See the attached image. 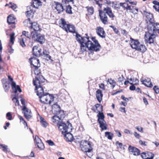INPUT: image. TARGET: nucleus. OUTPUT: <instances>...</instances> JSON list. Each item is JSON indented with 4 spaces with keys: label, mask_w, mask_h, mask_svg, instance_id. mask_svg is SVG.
Returning <instances> with one entry per match:
<instances>
[{
    "label": "nucleus",
    "mask_w": 159,
    "mask_h": 159,
    "mask_svg": "<svg viewBox=\"0 0 159 159\" xmlns=\"http://www.w3.org/2000/svg\"><path fill=\"white\" fill-rule=\"evenodd\" d=\"M89 49L91 51L95 52L99 51L101 48V46L99 43H93L91 46L89 47Z\"/></svg>",
    "instance_id": "nucleus-10"
},
{
    "label": "nucleus",
    "mask_w": 159,
    "mask_h": 159,
    "mask_svg": "<svg viewBox=\"0 0 159 159\" xmlns=\"http://www.w3.org/2000/svg\"><path fill=\"white\" fill-rule=\"evenodd\" d=\"M75 138H74V139L73 141L77 144H79L80 146L81 142L82 140H80V136H75Z\"/></svg>",
    "instance_id": "nucleus-41"
},
{
    "label": "nucleus",
    "mask_w": 159,
    "mask_h": 159,
    "mask_svg": "<svg viewBox=\"0 0 159 159\" xmlns=\"http://www.w3.org/2000/svg\"><path fill=\"white\" fill-rule=\"evenodd\" d=\"M34 86H35V89L34 90L35 91V92L36 93V95H37V91H39L38 90V89L39 88H40L41 90L40 92H43L44 91V90L43 88V85H38V84H36L35 83V81L34 82Z\"/></svg>",
    "instance_id": "nucleus-25"
},
{
    "label": "nucleus",
    "mask_w": 159,
    "mask_h": 159,
    "mask_svg": "<svg viewBox=\"0 0 159 159\" xmlns=\"http://www.w3.org/2000/svg\"><path fill=\"white\" fill-rule=\"evenodd\" d=\"M2 150L6 153H8L10 155H11L12 156L16 157V155L13 154L10 151V150Z\"/></svg>",
    "instance_id": "nucleus-64"
},
{
    "label": "nucleus",
    "mask_w": 159,
    "mask_h": 159,
    "mask_svg": "<svg viewBox=\"0 0 159 159\" xmlns=\"http://www.w3.org/2000/svg\"><path fill=\"white\" fill-rule=\"evenodd\" d=\"M121 98L124 101L128 102L130 99H133L132 97H130L129 98H125L124 96L122 95L121 97Z\"/></svg>",
    "instance_id": "nucleus-52"
},
{
    "label": "nucleus",
    "mask_w": 159,
    "mask_h": 159,
    "mask_svg": "<svg viewBox=\"0 0 159 159\" xmlns=\"http://www.w3.org/2000/svg\"><path fill=\"white\" fill-rule=\"evenodd\" d=\"M35 81V83L36 84H37V81H38V85H41V83H43L44 82L43 80H40L38 78L37 76H35V78H33V84L34 86V82Z\"/></svg>",
    "instance_id": "nucleus-31"
},
{
    "label": "nucleus",
    "mask_w": 159,
    "mask_h": 159,
    "mask_svg": "<svg viewBox=\"0 0 159 159\" xmlns=\"http://www.w3.org/2000/svg\"><path fill=\"white\" fill-rule=\"evenodd\" d=\"M144 41L146 44H147V43H148L149 44L152 43L155 46H156L157 45V42L155 39H151L147 38H144Z\"/></svg>",
    "instance_id": "nucleus-21"
},
{
    "label": "nucleus",
    "mask_w": 159,
    "mask_h": 159,
    "mask_svg": "<svg viewBox=\"0 0 159 159\" xmlns=\"http://www.w3.org/2000/svg\"><path fill=\"white\" fill-rule=\"evenodd\" d=\"M98 122L99 123V127L101 129L102 131L104 130H106L107 129V125L105 120H104V121H102Z\"/></svg>",
    "instance_id": "nucleus-18"
},
{
    "label": "nucleus",
    "mask_w": 159,
    "mask_h": 159,
    "mask_svg": "<svg viewBox=\"0 0 159 159\" xmlns=\"http://www.w3.org/2000/svg\"><path fill=\"white\" fill-rule=\"evenodd\" d=\"M129 152L131 154L134 156H137L141 154L140 150H128Z\"/></svg>",
    "instance_id": "nucleus-26"
},
{
    "label": "nucleus",
    "mask_w": 159,
    "mask_h": 159,
    "mask_svg": "<svg viewBox=\"0 0 159 159\" xmlns=\"http://www.w3.org/2000/svg\"><path fill=\"white\" fill-rule=\"evenodd\" d=\"M26 40L25 37L21 38L19 39V41L20 45L23 47L24 48L26 46L25 43V41Z\"/></svg>",
    "instance_id": "nucleus-32"
},
{
    "label": "nucleus",
    "mask_w": 159,
    "mask_h": 159,
    "mask_svg": "<svg viewBox=\"0 0 159 159\" xmlns=\"http://www.w3.org/2000/svg\"><path fill=\"white\" fill-rule=\"evenodd\" d=\"M90 35L91 36L90 38L92 40L93 42L94 43H99L98 41L96 39V37L93 36L92 34H90Z\"/></svg>",
    "instance_id": "nucleus-53"
},
{
    "label": "nucleus",
    "mask_w": 159,
    "mask_h": 159,
    "mask_svg": "<svg viewBox=\"0 0 159 159\" xmlns=\"http://www.w3.org/2000/svg\"><path fill=\"white\" fill-rule=\"evenodd\" d=\"M147 49L145 45L143 44H140L138 47H136L135 50L138 51L140 52L143 53L145 52Z\"/></svg>",
    "instance_id": "nucleus-17"
},
{
    "label": "nucleus",
    "mask_w": 159,
    "mask_h": 159,
    "mask_svg": "<svg viewBox=\"0 0 159 159\" xmlns=\"http://www.w3.org/2000/svg\"><path fill=\"white\" fill-rule=\"evenodd\" d=\"M39 32H31V39L34 42H37L41 44H43L45 43L46 40L45 35L38 33Z\"/></svg>",
    "instance_id": "nucleus-2"
},
{
    "label": "nucleus",
    "mask_w": 159,
    "mask_h": 159,
    "mask_svg": "<svg viewBox=\"0 0 159 159\" xmlns=\"http://www.w3.org/2000/svg\"><path fill=\"white\" fill-rule=\"evenodd\" d=\"M86 8L87 9L88 12L89 13V15H92L94 12V8L93 7H89L87 6L86 7Z\"/></svg>",
    "instance_id": "nucleus-37"
},
{
    "label": "nucleus",
    "mask_w": 159,
    "mask_h": 159,
    "mask_svg": "<svg viewBox=\"0 0 159 159\" xmlns=\"http://www.w3.org/2000/svg\"><path fill=\"white\" fill-rule=\"evenodd\" d=\"M30 28L31 29H33V31H32L31 32H41L42 29L41 28H39L38 29V30H36V27H33V25L32 22H30Z\"/></svg>",
    "instance_id": "nucleus-40"
},
{
    "label": "nucleus",
    "mask_w": 159,
    "mask_h": 159,
    "mask_svg": "<svg viewBox=\"0 0 159 159\" xmlns=\"http://www.w3.org/2000/svg\"><path fill=\"white\" fill-rule=\"evenodd\" d=\"M84 152V154L87 155L90 158L93 156V150H87L86 151H84V150H80Z\"/></svg>",
    "instance_id": "nucleus-27"
},
{
    "label": "nucleus",
    "mask_w": 159,
    "mask_h": 159,
    "mask_svg": "<svg viewBox=\"0 0 159 159\" xmlns=\"http://www.w3.org/2000/svg\"><path fill=\"white\" fill-rule=\"evenodd\" d=\"M3 50V47L2 43L0 39V63H4V61H3L2 58V53Z\"/></svg>",
    "instance_id": "nucleus-38"
},
{
    "label": "nucleus",
    "mask_w": 159,
    "mask_h": 159,
    "mask_svg": "<svg viewBox=\"0 0 159 159\" xmlns=\"http://www.w3.org/2000/svg\"><path fill=\"white\" fill-rule=\"evenodd\" d=\"M33 27H36V30H38V29L39 28H40V25L38 24V23L37 22H33Z\"/></svg>",
    "instance_id": "nucleus-60"
},
{
    "label": "nucleus",
    "mask_w": 159,
    "mask_h": 159,
    "mask_svg": "<svg viewBox=\"0 0 159 159\" xmlns=\"http://www.w3.org/2000/svg\"><path fill=\"white\" fill-rule=\"evenodd\" d=\"M105 136L108 139L112 140L114 136L113 133L109 131H106L105 132Z\"/></svg>",
    "instance_id": "nucleus-30"
},
{
    "label": "nucleus",
    "mask_w": 159,
    "mask_h": 159,
    "mask_svg": "<svg viewBox=\"0 0 159 159\" xmlns=\"http://www.w3.org/2000/svg\"><path fill=\"white\" fill-rule=\"evenodd\" d=\"M92 143L86 140H82L80 146L81 149L84 148V149H93L92 147Z\"/></svg>",
    "instance_id": "nucleus-7"
},
{
    "label": "nucleus",
    "mask_w": 159,
    "mask_h": 159,
    "mask_svg": "<svg viewBox=\"0 0 159 159\" xmlns=\"http://www.w3.org/2000/svg\"><path fill=\"white\" fill-rule=\"evenodd\" d=\"M152 28L157 31V33L159 34V23L155 22L152 26Z\"/></svg>",
    "instance_id": "nucleus-39"
},
{
    "label": "nucleus",
    "mask_w": 159,
    "mask_h": 159,
    "mask_svg": "<svg viewBox=\"0 0 159 159\" xmlns=\"http://www.w3.org/2000/svg\"><path fill=\"white\" fill-rule=\"evenodd\" d=\"M16 19V17L13 14H10L7 17V22L9 25H11V27L12 29L16 27L15 20Z\"/></svg>",
    "instance_id": "nucleus-6"
},
{
    "label": "nucleus",
    "mask_w": 159,
    "mask_h": 159,
    "mask_svg": "<svg viewBox=\"0 0 159 159\" xmlns=\"http://www.w3.org/2000/svg\"><path fill=\"white\" fill-rule=\"evenodd\" d=\"M66 7V13L69 14H72L73 13L72 9V7L70 5L68 4L65 6Z\"/></svg>",
    "instance_id": "nucleus-28"
},
{
    "label": "nucleus",
    "mask_w": 159,
    "mask_h": 159,
    "mask_svg": "<svg viewBox=\"0 0 159 159\" xmlns=\"http://www.w3.org/2000/svg\"><path fill=\"white\" fill-rule=\"evenodd\" d=\"M11 86L12 91L10 90V91L11 93H15L14 95L18 96L19 94L17 93V92H19V93H21L22 92L20 86L19 85H16V83H13Z\"/></svg>",
    "instance_id": "nucleus-8"
},
{
    "label": "nucleus",
    "mask_w": 159,
    "mask_h": 159,
    "mask_svg": "<svg viewBox=\"0 0 159 159\" xmlns=\"http://www.w3.org/2000/svg\"><path fill=\"white\" fill-rule=\"evenodd\" d=\"M140 155L143 159H147L148 158L147 151L142 152Z\"/></svg>",
    "instance_id": "nucleus-54"
},
{
    "label": "nucleus",
    "mask_w": 159,
    "mask_h": 159,
    "mask_svg": "<svg viewBox=\"0 0 159 159\" xmlns=\"http://www.w3.org/2000/svg\"><path fill=\"white\" fill-rule=\"evenodd\" d=\"M6 117L7 119L9 120H11L13 119L12 115L10 112H8L6 113Z\"/></svg>",
    "instance_id": "nucleus-51"
},
{
    "label": "nucleus",
    "mask_w": 159,
    "mask_h": 159,
    "mask_svg": "<svg viewBox=\"0 0 159 159\" xmlns=\"http://www.w3.org/2000/svg\"><path fill=\"white\" fill-rule=\"evenodd\" d=\"M31 66V69L32 68V66L34 67V68L33 69V71L34 72H35L36 71L39 70L38 69L39 67H40L41 66V64L40 63V64H37V65H35L34 64H30Z\"/></svg>",
    "instance_id": "nucleus-42"
},
{
    "label": "nucleus",
    "mask_w": 159,
    "mask_h": 159,
    "mask_svg": "<svg viewBox=\"0 0 159 159\" xmlns=\"http://www.w3.org/2000/svg\"><path fill=\"white\" fill-rule=\"evenodd\" d=\"M119 5L123 7L124 10H129L130 12L133 13L134 11L131 8V5H129L128 4L125 2H120Z\"/></svg>",
    "instance_id": "nucleus-14"
},
{
    "label": "nucleus",
    "mask_w": 159,
    "mask_h": 159,
    "mask_svg": "<svg viewBox=\"0 0 159 159\" xmlns=\"http://www.w3.org/2000/svg\"><path fill=\"white\" fill-rule=\"evenodd\" d=\"M109 27L112 29L115 32V34L118 35H120V33L119 31L116 29V27H115L113 25H110L109 26Z\"/></svg>",
    "instance_id": "nucleus-48"
},
{
    "label": "nucleus",
    "mask_w": 159,
    "mask_h": 159,
    "mask_svg": "<svg viewBox=\"0 0 159 159\" xmlns=\"http://www.w3.org/2000/svg\"><path fill=\"white\" fill-rule=\"evenodd\" d=\"M116 144L117 146V148H122L123 147V144L122 143L119 142L118 141H116Z\"/></svg>",
    "instance_id": "nucleus-58"
},
{
    "label": "nucleus",
    "mask_w": 159,
    "mask_h": 159,
    "mask_svg": "<svg viewBox=\"0 0 159 159\" xmlns=\"http://www.w3.org/2000/svg\"><path fill=\"white\" fill-rule=\"evenodd\" d=\"M8 81H7L8 83L12 85V84L14 83H16V82L13 80V78L11 77L10 75H9L8 76Z\"/></svg>",
    "instance_id": "nucleus-45"
},
{
    "label": "nucleus",
    "mask_w": 159,
    "mask_h": 159,
    "mask_svg": "<svg viewBox=\"0 0 159 159\" xmlns=\"http://www.w3.org/2000/svg\"><path fill=\"white\" fill-rule=\"evenodd\" d=\"M100 18L101 21L103 24L105 25L107 22L108 18H106V17H103V16H102Z\"/></svg>",
    "instance_id": "nucleus-50"
},
{
    "label": "nucleus",
    "mask_w": 159,
    "mask_h": 159,
    "mask_svg": "<svg viewBox=\"0 0 159 159\" xmlns=\"http://www.w3.org/2000/svg\"><path fill=\"white\" fill-rule=\"evenodd\" d=\"M96 96L98 102L100 103L102 100L103 94L102 90L100 89H98L96 92Z\"/></svg>",
    "instance_id": "nucleus-13"
},
{
    "label": "nucleus",
    "mask_w": 159,
    "mask_h": 159,
    "mask_svg": "<svg viewBox=\"0 0 159 159\" xmlns=\"http://www.w3.org/2000/svg\"><path fill=\"white\" fill-rule=\"evenodd\" d=\"M123 149H126L127 148L128 149H139L137 148L134 146H132L131 145H129L128 144L123 145Z\"/></svg>",
    "instance_id": "nucleus-36"
},
{
    "label": "nucleus",
    "mask_w": 159,
    "mask_h": 159,
    "mask_svg": "<svg viewBox=\"0 0 159 159\" xmlns=\"http://www.w3.org/2000/svg\"><path fill=\"white\" fill-rule=\"evenodd\" d=\"M58 22L59 27L66 33L69 32L76 34V40L80 44V48L82 52L86 51V48L89 47V44L91 46L93 43L89 39L86 40V41H81L79 38L81 36V35L76 31V28L75 25L69 23L67 24L64 19L61 18Z\"/></svg>",
    "instance_id": "nucleus-1"
},
{
    "label": "nucleus",
    "mask_w": 159,
    "mask_h": 159,
    "mask_svg": "<svg viewBox=\"0 0 159 159\" xmlns=\"http://www.w3.org/2000/svg\"><path fill=\"white\" fill-rule=\"evenodd\" d=\"M103 11H105V13L108 15L112 11L111 7L107 6L106 7H104Z\"/></svg>",
    "instance_id": "nucleus-47"
},
{
    "label": "nucleus",
    "mask_w": 159,
    "mask_h": 159,
    "mask_svg": "<svg viewBox=\"0 0 159 159\" xmlns=\"http://www.w3.org/2000/svg\"><path fill=\"white\" fill-rule=\"evenodd\" d=\"M71 131L68 132V133H66V135L64 134H62L66 138V140L68 142H71L73 141L74 139V136L71 133Z\"/></svg>",
    "instance_id": "nucleus-15"
},
{
    "label": "nucleus",
    "mask_w": 159,
    "mask_h": 159,
    "mask_svg": "<svg viewBox=\"0 0 159 159\" xmlns=\"http://www.w3.org/2000/svg\"><path fill=\"white\" fill-rule=\"evenodd\" d=\"M21 110L23 111L22 113L24 114L25 112V113H28L29 112V109L26 106H24V107H23Z\"/></svg>",
    "instance_id": "nucleus-57"
},
{
    "label": "nucleus",
    "mask_w": 159,
    "mask_h": 159,
    "mask_svg": "<svg viewBox=\"0 0 159 159\" xmlns=\"http://www.w3.org/2000/svg\"><path fill=\"white\" fill-rule=\"evenodd\" d=\"M98 113L97 115V117H98V122L103 121H104L105 116L103 112H100V111L97 110L96 113Z\"/></svg>",
    "instance_id": "nucleus-16"
},
{
    "label": "nucleus",
    "mask_w": 159,
    "mask_h": 159,
    "mask_svg": "<svg viewBox=\"0 0 159 159\" xmlns=\"http://www.w3.org/2000/svg\"><path fill=\"white\" fill-rule=\"evenodd\" d=\"M9 8H11L15 12L17 11V10L16 9L18 7L17 5L11 2H9Z\"/></svg>",
    "instance_id": "nucleus-33"
},
{
    "label": "nucleus",
    "mask_w": 159,
    "mask_h": 159,
    "mask_svg": "<svg viewBox=\"0 0 159 159\" xmlns=\"http://www.w3.org/2000/svg\"><path fill=\"white\" fill-rule=\"evenodd\" d=\"M10 84L8 83L7 84H4L3 85V87L6 93H7L9 91L10 89Z\"/></svg>",
    "instance_id": "nucleus-43"
},
{
    "label": "nucleus",
    "mask_w": 159,
    "mask_h": 159,
    "mask_svg": "<svg viewBox=\"0 0 159 159\" xmlns=\"http://www.w3.org/2000/svg\"><path fill=\"white\" fill-rule=\"evenodd\" d=\"M58 4L59 5L60 8L61 9H61H58L59 11L57 12V14H60L61 12H63L65 10V9L64 8V6L65 7V6L66 5V4H64L63 3H62V2L61 3Z\"/></svg>",
    "instance_id": "nucleus-35"
},
{
    "label": "nucleus",
    "mask_w": 159,
    "mask_h": 159,
    "mask_svg": "<svg viewBox=\"0 0 159 159\" xmlns=\"http://www.w3.org/2000/svg\"><path fill=\"white\" fill-rule=\"evenodd\" d=\"M46 142L49 146H52L55 145L54 142L51 139L48 140L46 141Z\"/></svg>",
    "instance_id": "nucleus-61"
},
{
    "label": "nucleus",
    "mask_w": 159,
    "mask_h": 159,
    "mask_svg": "<svg viewBox=\"0 0 159 159\" xmlns=\"http://www.w3.org/2000/svg\"><path fill=\"white\" fill-rule=\"evenodd\" d=\"M143 13L147 18V19L146 20L147 29L152 27L153 25L156 22L153 14L150 12H148L146 10L143 11Z\"/></svg>",
    "instance_id": "nucleus-3"
},
{
    "label": "nucleus",
    "mask_w": 159,
    "mask_h": 159,
    "mask_svg": "<svg viewBox=\"0 0 159 159\" xmlns=\"http://www.w3.org/2000/svg\"><path fill=\"white\" fill-rule=\"evenodd\" d=\"M29 60L30 64H33V61H37V64H40V61L39 59L37 58L36 57H31L30 58H29Z\"/></svg>",
    "instance_id": "nucleus-29"
},
{
    "label": "nucleus",
    "mask_w": 159,
    "mask_h": 159,
    "mask_svg": "<svg viewBox=\"0 0 159 159\" xmlns=\"http://www.w3.org/2000/svg\"><path fill=\"white\" fill-rule=\"evenodd\" d=\"M90 38V37L89 36L87 37H85L82 36L81 35V36L79 37L80 40L82 41H86V40H87L88 39H89Z\"/></svg>",
    "instance_id": "nucleus-55"
},
{
    "label": "nucleus",
    "mask_w": 159,
    "mask_h": 159,
    "mask_svg": "<svg viewBox=\"0 0 159 159\" xmlns=\"http://www.w3.org/2000/svg\"><path fill=\"white\" fill-rule=\"evenodd\" d=\"M41 125L44 128H46L48 125V123L44 118L39 116Z\"/></svg>",
    "instance_id": "nucleus-24"
},
{
    "label": "nucleus",
    "mask_w": 159,
    "mask_h": 159,
    "mask_svg": "<svg viewBox=\"0 0 159 159\" xmlns=\"http://www.w3.org/2000/svg\"><path fill=\"white\" fill-rule=\"evenodd\" d=\"M58 3H61L54 1L53 2H52L51 3L50 5L52 7H54L55 9L58 12L59 11L58 9H60V7L59 5L58 4Z\"/></svg>",
    "instance_id": "nucleus-22"
},
{
    "label": "nucleus",
    "mask_w": 159,
    "mask_h": 159,
    "mask_svg": "<svg viewBox=\"0 0 159 159\" xmlns=\"http://www.w3.org/2000/svg\"><path fill=\"white\" fill-rule=\"evenodd\" d=\"M38 48V47L36 45L34 46L32 49V55L35 57L38 56V54L36 52L35 53L34 52V49H35L36 50Z\"/></svg>",
    "instance_id": "nucleus-49"
},
{
    "label": "nucleus",
    "mask_w": 159,
    "mask_h": 159,
    "mask_svg": "<svg viewBox=\"0 0 159 159\" xmlns=\"http://www.w3.org/2000/svg\"><path fill=\"white\" fill-rule=\"evenodd\" d=\"M56 118H58L59 120H62V119H63L65 118V116L64 114H61L60 116H57V115H54L52 117V120H53V122L55 123L56 122V121H58L55 119Z\"/></svg>",
    "instance_id": "nucleus-20"
},
{
    "label": "nucleus",
    "mask_w": 159,
    "mask_h": 159,
    "mask_svg": "<svg viewBox=\"0 0 159 159\" xmlns=\"http://www.w3.org/2000/svg\"><path fill=\"white\" fill-rule=\"evenodd\" d=\"M157 32V31L154 29H153L152 27L148 28L147 29V31L145 32L144 38L155 39V38L158 36Z\"/></svg>",
    "instance_id": "nucleus-5"
},
{
    "label": "nucleus",
    "mask_w": 159,
    "mask_h": 159,
    "mask_svg": "<svg viewBox=\"0 0 159 159\" xmlns=\"http://www.w3.org/2000/svg\"><path fill=\"white\" fill-rule=\"evenodd\" d=\"M131 85L129 86V89L131 91H134L136 89L135 86L134 85L133 83L132 82L131 83H130Z\"/></svg>",
    "instance_id": "nucleus-59"
},
{
    "label": "nucleus",
    "mask_w": 159,
    "mask_h": 159,
    "mask_svg": "<svg viewBox=\"0 0 159 159\" xmlns=\"http://www.w3.org/2000/svg\"><path fill=\"white\" fill-rule=\"evenodd\" d=\"M15 34L14 32H12L11 34H9L10 36V41L8 44V46H11L14 43V41L15 40Z\"/></svg>",
    "instance_id": "nucleus-23"
},
{
    "label": "nucleus",
    "mask_w": 159,
    "mask_h": 159,
    "mask_svg": "<svg viewBox=\"0 0 159 159\" xmlns=\"http://www.w3.org/2000/svg\"><path fill=\"white\" fill-rule=\"evenodd\" d=\"M130 41L131 43H130V44L131 48L133 49H134L135 50L136 47H138L140 43L138 40L134 39L131 37L130 38Z\"/></svg>",
    "instance_id": "nucleus-11"
},
{
    "label": "nucleus",
    "mask_w": 159,
    "mask_h": 159,
    "mask_svg": "<svg viewBox=\"0 0 159 159\" xmlns=\"http://www.w3.org/2000/svg\"><path fill=\"white\" fill-rule=\"evenodd\" d=\"M62 118L61 121L57 120L58 122L57 126L58 127V129L61 131V134L66 135V133H68V129L69 128L68 125L62 121Z\"/></svg>",
    "instance_id": "nucleus-4"
},
{
    "label": "nucleus",
    "mask_w": 159,
    "mask_h": 159,
    "mask_svg": "<svg viewBox=\"0 0 159 159\" xmlns=\"http://www.w3.org/2000/svg\"><path fill=\"white\" fill-rule=\"evenodd\" d=\"M153 89L156 94H159V88L157 86L155 85L153 88Z\"/></svg>",
    "instance_id": "nucleus-56"
},
{
    "label": "nucleus",
    "mask_w": 159,
    "mask_h": 159,
    "mask_svg": "<svg viewBox=\"0 0 159 159\" xmlns=\"http://www.w3.org/2000/svg\"><path fill=\"white\" fill-rule=\"evenodd\" d=\"M66 111H65L64 110L61 109V107L59 108V109L57 110H54V112H53L52 113L54 115H57V116H59L58 115L60 114H64L65 117L66 116Z\"/></svg>",
    "instance_id": "nucleus-19"
},
{
    "label": "nucleus",
    "mask_w": 159,
    "mask_h": 159,
    "mask_svg": "<svg viewBox=\"0 0 159 159\" xmlns=\"http://www.w3.org/2000/svg\"><path fill=\"white\" fill-rule=\"evenodd\" d=\"M147 154L148 158L147 159H153L154 155L152 153L147 151Z\"/></svg>",
    "instance_id": "nucleus-46"
},
{
    "label": "nucleus",
    "mask_w": 159,
    "mask_h": 159,
    "mask_svg": "<svg viewBox=\"0 0 159 159\" xmlns=\"http://www.w3.org/2000/svg\"><path fill=\"white\" fill-rule=\"evenodd\" d=\"M50 94V93H44V92H39V91H37V96L39 97V101L41 103L44 104H48V103L46 102H45L42 101L41 100V98L44 96H46L48 95L49 96Z\"/></svg>",
    "instance_id": "nucleus-12"
},
{
    "label": "nucleus",
    "mask_w": 159,
    "mask_h": 159,
    "mask_svg": "<svg viewBox=\"0 0 159 159\" xmlns=\"http://www.w3.org/2000/svg\"><path fill=\"white\" fill-rule=\"evenodd\" d=\"M125 2L127 3L129 2V4L132 5H136L137 2L136 1H132L131 0H125Z\"/></svg>",
    "instance_id": "nucleus-62"
},
{
    "label": "nucleus",
    "mask_w": 159,
    "mask_h": 159,
    "mask_svg": "<svg viewBox=\"0 0 159 159\" xmlns=\"http://www.w3.org/2000/svg\"><path fill=\"white\" fill-rule=\"evenodd\" d=\"M34 140L36 141L37 147L39 149H44L45 147L44 144L38 135H35V139H34Z\"/></svg>",
    "instance_id": "nucleus-9"
},
{
    "label": "nucleus",
    "mask_w": 159,
    "mask_h": 159,
    "mask_svg": "<svg viewBox=\"0 0 159 159\" xmlns=\"http://www.w3.org/2000/svg\"><path fill=\"white\" fill-rule=\"evenodd\" d=\"M103 28L99 26L96 29V33L100 37L101 34L102 33Z\"/></svg>",
    "instance_id": "nucleus-44"
},
{
    "label": "nucleus",
    "mask_w": 159,
    "mask_h": 159,
    "mask_svg": "<svg viewBox=\"0 0 159 159\" xmlns=\"http://www.w3.org/2000/svg\"><path fill=\"white\" fill-rule=\"evenodd\" d=\"M24 116L28 121L29 120V119L30 118L32 117V116H31L30 114H28L26 113H25V112L24 113Z\"/></svg>",
    "instance_id": "nucleus-63"
},
{
    "label": "nucleus",
    "mask_w": 159,
    "mask_h": 159,
    "mask_svg": "<svg viewBox=\"0 0 159 159\" xmlns=\"http://www.w3.org/2000/svg\"><path fill=\"white\" fill-rule=\"evenodd\" d=\"M12 100L14 101V102H15V106H20L18 96H16V95H14V97L12 98Z\"/></svg>",
    "instance_id": "nucleus-34"
}]
</instances>
